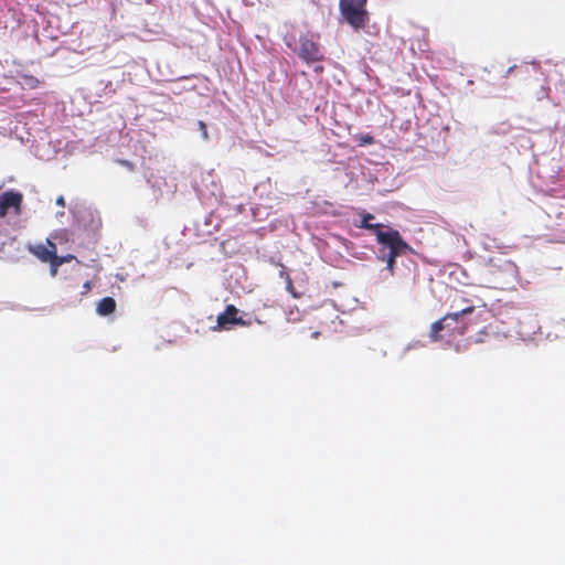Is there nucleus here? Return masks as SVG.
<instances>
[{
  "label": "nucleus",
  "mask_w": 565,
  "mask_h": 565,
  "mask_svg": "<svg viewBox=\"0 0 565 565\" xmlns=\"http://www.w3.org/2000/svg\"><path fill=\"white\" fill-rule=\"evenodd\" d=\"M377 243L384 248H388V253H384L380 249L377 258L386 263V269L391 275H394L396 258L403 254H406L412 248L406 241L403 239L402 235L397 230L390 228L385 233H377Z\"/></svg>",
  "instance_id": "1"
},
{
  "label": "nucleus",
  "mask_w": 565,
  "mask_h": 565,
  "mask_svg": "<svg viewBox=\"0 0 565 565\" xmlns=\"http://www.w3.org/2000/svg\"><path fill=\"white\" fill-rule=\"evenodd\" d=\"M475 310L473 306L466 307L458 312H451L435 321L429 330V338L436 342L444 338H454L462 335L466 332V326L459 323V319Z\"/></svg>",
  "instance_id": "2"
},
{
  "label": "nucleus",
  "mask_w": 565,
  "mask_h": 565,
  "mask_svg": "<svg viewBox=\"0 0 565 565\" xmlns=\"http://www.w3.org/2000/svg\"><path fill=\"white\" fill-rule=\"evenodd\" d=\"M367 0H340L339 8L343 19L354 29H364L369 22Z\"/></svg>",
  "instance_id": "3"
},
{
  "label": "nucleus",
  "mask_w": 565,
  "mask_h": 565,
  "mask_svg": "<svg viewBox=\"0 0 565 565\" xmlns=\"http://www.w3.org/2000/svg\"><path fill=\"white\" fill-rule=\"evenodd\" d=\"M289 49L298 53V56L307 64L320 62L323 60V53L320 45L313 40L310 33L301 34L299 38V47L292 46L291 42L286 39Z\"/></svg>",
  "instance_id": "4"
},
{
  "label": "nucleus",
  "mask_w": 565,
  "mask_h": 565,
  "mask_svg": "<svg viewBox=\"0 0 565 565\" xmlns=\"http://www.w3.org/2000/svg\"><path fill=\"white\" fill-rule=\"evenodd\" d=\"M23 196L20 192L12 190L6 191L0 194V218L4 217L11 209L15 213L20 212Z\"/></svg>",
  "instance_id": "5"
},
{
  "label": "nucleus",
  "mask_w": 565,
  "mask_h": 565,
  "mask_svg": "<svg viewBox=\"0 0 565 565\" xmlns=\"http://www.w3.org/2000/svg\"><path fill=\"white\" fill-rule=\"evenodd\" d=\"M237 315L238 309L234 305H227L225 310L217 316V326L214 329H226L228 324L247 326L248 322L239 318Z\"/></svg>",
  "instance_id": "6"
},
{
  "label": "nucleus",
  "mask_w": 565,
  "mask_h": 565,
  "mask_svg": "<svg viewBox=\"0 0 565 565\" xmlns=\"http://www.w3.org/2000/svg\"><path fill=\"white\" fill-rule=\"evenodd\" d=\"M28 249L32 255H34L42 263H49L55 256V250L50 249L44 244L30 245L28 247Z\"/></svg>",
  "instance_id": "7"
},
{
  "label": "nucleus",
  "mask_w": 565,
  "mask_h": 565,
  "mask_svg": "<svg viewBox=\"0 0 565 565\" xmlns=\"http://www.w3.org/2000/svg\"><path fill=\"white\" fill-rule=\"evenodd\" d=\"M374 220V215L369 212H362L361 213V223L359 225L360 228L372 231L375 236L377 237V233H385L386 231H383L384 225L383 224H374L371 223V221Z\"/></svg>",
  "instance_id": "8"
},
{
  "label": "nucleus",
  "mask_w": 565,
  "mask_h": 565,
  "mask_svg": "<svg viewBox=\"0 0 565 565\" xmlns=\"http://www.w3.org/2000/svg\"><path fill=\"white\" fill-rule=\"evenodd\" d=\"M116 310V301L111 297H105L97 302L96 311L99 316L111 315Z\"/></svg>",
  "instance_id": "9"
},
{
  "label": "nucleus",
  "mask_w": 565,
  "mask_h": 565,
  "mask_svg": "<svg viewBox=\"0 0 565 565\" xmlns=\"http://www.w3.org/2000/svg\"><path fill=\"white\" fill-rule=\"evenodd\" d=\"M354 141L358 142L360 147L370 146L374 143V138L370 134H359L353 136Z\"/></svg>",
  "instance_id": "10"
},
{
  "label": "nucleus",
  "mask_w": 565,
  "mask_h": 565,
  "mask_svg": "<svg viewBox=\"0 0 565 565\" xmlns=\"http://www.w3.org/2000/svg\"><path fill=\"white\" fill-rule=\"evenodd\" d=\"M23 84L31 89L38 88L41 84L39 78L33 75H23L22 76Z\"/></svg>",
  "instance_id": "11"
},
{
  "label": "nucleus",
  "mask_w": 565,
  "mask_h": 565,
  "mask_svg": "<svg viewBox=\"0 0 565 565\" xmlns=\"http://www.w3.org/2000/svg\"><path fill=\"white\" fill-rule=\"evenodd\" d=\"M73 258H74L73 255L58 256L57 253H56L54 258H53V260L57 262L58 265L62 266L64 263H67V262H70Z\"/></svg>",
  "instance_id": "12"
},
{
  "label": "nucleus",
  "mask_w": 565,
  "mask_h": 565,
  "mask_svg": "<svg viewBox=\"0 0 565 565\" xmlns=\"http://www.w3.org/2000/svg\"><path fill=\"white\" fill-rule=\"evenodd\" d=\"M199 128L202 132V138L204 140H207L209 139V132H207V127H206V124L202 120L199 121Z\"/></svg>",
  "instance_id": "13"
},
{
  "label": "nucleus",
  "mask_w": 565,
  "mask_h": 565,
  "mask_svg": "<svg viewBox=\"0 0 565 565\" xmlns=\"http://www.w3.org/2000/svg\"><path fill=\"white\" fill-rule=\"evenodd\" d=\"M117 162L125 167L126 169H128L129 171H134L135 170V164L128 160H125V159H118Z\"/></svg>",
  "instance_id": "14"
},
{
  "label": "nucleus",
  "mask_w": 565,
  "mask_h": 565,
  "mask_svg": "<svg viewBox=\"0 0 565 565\" xmlns=\"http://www.w3.org/2000/svg\"><path fill=\"white\" fill-rule=\"evenodd\" d=\"M49 264H50L51 276L52 277L56 276L58 267H60L58 263L52 259L49 262Z\"/></svg>",
  "instance_id": "15"
},
{
  "label": "nucleus",
  "mask_w": 565,
  "mask_h": 565,
  "mask_svg": "<svg viewBox=\"0 0 565 565\" xmlns=\"http://www.w3.org/2000/svg\"><path fill=\"white\" fill-rule=\"evenodd\" d=\"M44 245L47 246L50 249H54L55 254L57 253L56 244L51 238H46Z\"/></svg>",
  "instance_id": "16"
},
{
  "label": "nucleus",
  "mask_w": 565,
  "mask_h": 565,
  "mask_svg": "<svg viewBox=\"0 0 565 565\" xmlns=\"http://www.w3.org/2000/svg\"><path fill=\"white\" fill-rule=\"evenodd\" d=\"M56 204L60 205V206H65V200L63 196H58L56 199Z\"/></svg>",
  "instance_id": "17"
},
{
  "label": "nucleus",
  "mask_w": 565,
  "mask_h": 565,
  "mask_svg": "<svg viewBox=\"0 0 565 565\" xmlns=\"http://www.w3.org/2000/svg\"><path fill=\"white\" fill-rule=\"evenodd\" d=\"M562 210L558 212L557 214V217L561 218V217H565V205H562L561 206Z\"/></svg>",
  "instance_id": "18"
},
{
  "label": "nucleus",
  "mask_w": 565,
  "mask_h": 565,
  "mask_svg": "<svg viewBox=\"0 0 565 565\" xmlns=\"http://www.w3.org/2000/svg\"><path fill=\"white\" fill-rule=\"evenodd\" d=\"M84 288H85V290H89L92 288L90 281H86L84 284Z\"/></svg>",
  "instance_id": "19"
},
{
  "label": "nucleus",
  "mask_w": 565,
  "mask_h": 565,
  "mask_svg": "<svg viewBox=\"0 0 565 565\" xmlns=\"http://www.w3.org/2000/svg\"><path fill=\"white\" fill-rule=\"evenodd\" d=\"M288 288H289V289H292V282H291L290 280H289V282H288Z\"/></svg>",
  "instance_id": "20"
}]
</instances>
